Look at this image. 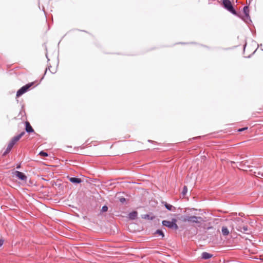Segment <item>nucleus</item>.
<instances>
[{"label": "nucleus", "mask_w": 263, "mask_h": 263, "mask_svg": "<svg viewBox=\"0 0 263 263\" xmlns=\"http://www.w3.org/2000/svg\"><path fill=\"white\" fill-rule=\"evenodd\" d=\"M176 222L177 219L175 218H173L172 221L163 220L162 223L163 226L165 227H166L170 229L177 230L178 229V226H177Z\"/></svg>", "instance_id": "1"}, {"label": "nucleus", "mask_w": 263, "mask_h": 263, "mask_svg": "<svg viewBox=\"0 0 263 263\" xmlns=\"http://www.w3.org/2000/svg\"><path fill=\"white\" fill-rule=\"evenodd\" d=\"M24 134L25 132H23L19 135L14 137L10 141L9 143L13 146L14 144L22 138V137L24 135Z\"/></svg>", "instance_id": "6"}, {"label": "nucleus", "mask_w": 263, "mask_h": 263, "mask_svg": "<svg viewBox=\"0 0 263 263\" xmlns=\"http://www.w3.org/2000/svg\"><path fill=\"white\" fill-rule=\"evenodd\" d=\"M33 84V82L28 83L21 87L16 92V97H19L25 93Z\"/></svg>", "instance_id": "4"}, {"label": "nucleus", "mask_w": 263, "mask_h": 263, "mask_svg": "<svg viewBox=\"0 0 263 263\" xmlns=\"http://www.w3.org/2000/svg\"><path fill=\"white\" fill-rule=\"evenodd\" d=\"M156 234H159V235L162 236V237H164V233H163V231L161 230H157L156 232Z\"/></svg>", "instance_id": "20"}, {"label": "nucleus", "mask_w": 263, "mask_h": 263, "mask_svg": "<svg viewBox=\"0 0 263 263\" xmlns=\"http://www.w3.org/2000/svg\"><path fill=\"white\" fill-rule=\"evenodd\" d=\"M222 4L224 7L229 12H231L233 14H236V11L232 6L231 2L230 0H223Z\"/></svg>", "instance_id": "3"}, {"label": "nucleus", "mask_w": 263, "mask_h": 263, "mask_svg": "<svg viewBox=\"0 0 263 263\" xmlns=\"http://www.w3.org/2000/svg\"><path fill=\"white\" fill-rule=\"evenodd\" d=\"M137 215L138 213L136 211L130 212L128 215L129 218L130 219H135L137 217Z\"/></svg>", "instance_id": "15"}, {"label": "nucleus", "mask_w": 263, "mask_h": 263, "mask_svg": "<svg viewBox=\"0 0 263 263\" xmlns=\"http://www.w3.org/2000/svg\"><path fill=\"white\" fill-rule=\"evenodd\" d=\"M221 232L223 235L224 236H227L229 234V231L226 227H222L221 229Z\"/></svg>", "instance_id": "16"}, {"label": "nucleus", "mask_w": 263, "mask_h": 263, "mask_svg": "<svg viewBox=\"0 0 263 263\" xmlns=\"http://www.w3.org/2000/svg\"><path fill=\"white\" fill-rule=\"evenodd\" d=\"M125 200V199L124 198H122L120 199V201L123 202Z\"/></svg>", "instance_id": "26"}, {"label": "nucleus", "mask_w": 263, "mask_h": 263, "mask_svg": "<svg viewBox=\"0 0 263 263\" xmlns=\"http://www.w3.org/2000/svg\"><path fill=\"white\" fill-rule=\"evenodd\" d=\"M39 155L43 157H47L48 156V154L44 151H41Z\"/></svg>", "instance_id": "22"}, {"label": "nucleus", "mask_w": 263, "mask_h": 263, "mask_svg": "<svg viewBox=\"0 0 263 263\" xmlns=\"http://www.w3.org/2000/svg\"><path fill=\"white\" fill-rule=\"evenodd\" d=\"M25 124H26L25 129L27 133H32L34 132L33 129L32 128V127H31V126L30 125V123L28 122H26Z\"/></svg>", "instance_id": "11"}, {"label": "nucleus", "mask_w": 263, "mask_h": 263, "mask_svg": "<svg viewBox=\"0 0 263 263\" xmlns=\"http://www.w3.org/2000/svg\"><path fill=\"white\" fill-rule=\"evenodd\" d=\"M164 204V206L168 210V211H175V210H176V208L174 207V206L170 204H168L166 202H163Z\"/></svg>", "instance_id": "12"}, {"label": "nucleus", "mask_w": 263, "mask_h": 263, "mask_svg": "<svg viewBox=\"0 0 263 263\" xmlns=\"http://www.w3.org/2000/svg\"><path fill=\"white\" fill-rule=\"evenodd\" d=\"M69 180L70 182L74 183H80L82 182L81 179L75 177H71L69 178Z\"/></svg>", "instance_id": "14"}, {"label": "nucleus", "mask_w": 263, "mask_h": 263, "mask_svg": "<svg viewBox=\"0 0 263 263\" xmlns=\"http://www.w3.org/2000/svg\"><path fill=\"white\" fill-rule=\"evenodd\" d=\"M20 166H17V167H16V168H20Z\"/></svg>", "instance_id": "27"}, {"label": "nucleus", "mask_w": 263, "mask_h": 263, "mask_svg": "<svg viewBox=\"0 0 263 263\" xmlns=\"http://www.w3.org/2000/svg\"><path fill=\"white\" fill-rule=\"evenodd\" d=\"M243 223V220L241 218L239 217L235 218L232 222V225L233 229L234 228V227L236 229V227H238L239 226H242Z\"/></svg>", "instance_id": "5"}, {"label": "nucleus", "mask_w": 263, "mask_h": 263, "mask_svg": "<svg viewBox=\"0 0 263 263\" xmlns=\"http://www.w3.org/2000/svg\"><path fill=\"white\" fill-rule=\"evenodd\" d=\"M13 147V146L9 143L5 152L4 153V155H6L8 153H9Z\"/></svg>", "instance_id": "17"}, {"label": "nucleus", "mask_w": 263, "mask_h": 263, "mask_svg": "<svg viewBox=\"0 0 263 263\" xmlns=\"http://www.w3.org/2000/svg\"><path fill=\"white\" fill-rule=\"evenodd\" d=\"M24 134L25 132H23L19 135L14 137L10 141L9 143L13 146L14 144L22 138V137L24 135Z\"/></svg>", "instance_id": "7"}, {"label": "nucleus", "mask_w": 263, "mask_h": 263, "mask_svg": "<svg viewBox=\"0 0 263 263\" xmlns=\"http://www.w3.org/2000/svg\"><path fill=\"white\" fill-rule=\"evenodd\" d=\"M247 129V127H244L242 128H240L238 130V132H242Z\"/></svg>", "instance_id": "24"}, {"label": "nucleus", "mask_w": 263, "mask_h": 263, "mask_svg": "<svg viewBox=\"0 0 263 263\" xmlns=\"http://www.w3.org/2000/svg\"><path fill=\"white\" fill-rule=\"evenodd\" d=\"M14 175L17 178L21 180L26 181L27 180V176L22 172L16 171L14 172Z\"/></svg>", "instance_id": "9"}, {"label": "nucleus", "mask_w": 263, "mask_h": 263, "mask_svg": "<svg viewBox=\"0 0 263 263\" xmlns=\"http://www.w3.org/2000/svg\"><path fill=\"white\" fill-rule=\"evenodd\" d=\"M187 192V188L186 186H184L183 187V190L182 192V195H185L186 194Z\"/></svg>", "instance_id": "21"}, {"label": "nucleus", "mask_w": 263, "mask_h": 263, "mask_svg": "<svg viewBox=\"0 0 263 263\" xmlns=\"http://www.w3.org/2000/svg\"><path fill=\"white\" fill-rule=\"evenodd\" d=\"M184 222H190L192 223H200L201 222H203L201 217H197L195 216H185L183 219Z\"/></svg>", "instance_id": "2"}, {"label": "nucleus", "mask_w": 263, "mask_h": 263, "mask_svg": "<svg viewBox=\"0 0 263 263\" xmlns=\"http://www.w3.org/2000/svg\"><path fill=\"white\" fill-rule=\"evenodd\" d=\"M255 176L258 178H263V172H255Z\"/></svg>", "instance_id": "19"}, {"label": "nucleus", "mask_w": 263, "mask_h": 263, "mask_svg": "<svg viewBox=\"0 0 263 263\" xmlns=\"http://www.w3.org/2000/svg\"><path fill=\"white\" fill-rule=\"evenodd\" d=\"M236 229L238 231H240L241 232L248 233V228L247 226H239L238 227H236Z\"/></svg>", "instance_id": "10"}, {"label": "nucleus", "mask_w": 263, "mask_h": 263, "mask_svg": "<svg viewBox=\"0 0 263 263\" xmlns=\"http://www.w3.org/2000/svg\"><path fill=\"white\" fill-rule=\"evenodd\" d=\"M213 256V255L211 254H210L208 252H203L201 254L202 258L204 259H208L210 258H211Z\"/></svg>", "instance_id": "13"}, {"label": "nucleus", "mask_w": 263, "mask_h": 263, "mask_svg": "<svg viewBox=\"0 0 263 263\" xmlns=\"http://www.w3.org/2000/svg\"><path fill=\"white\" fill-rule=\"evenodd\" d=\"M13 147V146L9 143L5 152L4 153V155H6L8 153H9Z\"/></svg>", "instance_id": "18"}, {"label": "nucleus", "mask_w": 263, "mask_h": 263, "mask_svg": "<svg viewBox=\"0 0 263 263\" xmlns=\"http://www.w3.org/2000/svg\"><path fill=\"white\" fill-rule=\"evenodd\" d=\"M3 243H4V240L0 239V247H1L3 245Z\"/></svg>", "instance_id": "25"}, {"label": "nucleus", "mask_w": 263, "mask_h": 263, "mask_svg": "<svg viewBox=\"0 0 263 263\" xmlns=\"http://www.w3.org/2000/svg\"><path fill=\"white\" fill-rule=\"evenodd\" d=\"M107 210H108V207L106 205H104L102 208V210L103 212H106L107 211Z\"/></svg>", "instance_id": "23"}, {"label": "nucleus", "mask_w": 263, "mask_h": 263, "mask_svg": "<svg viewBox=\"0 0 263 263\" xmlns=\"http://www.w3.org/2000/svg\"><path fill=\"white\" fill-rule=\"evenodd\" d=\"M243 13L245 14V16L244 18V20L246 23H249V22H251L250 17L249 16V10L248 6H245L243 7Z\"/></svg>", "instance_id": "8"}]
</instances>
